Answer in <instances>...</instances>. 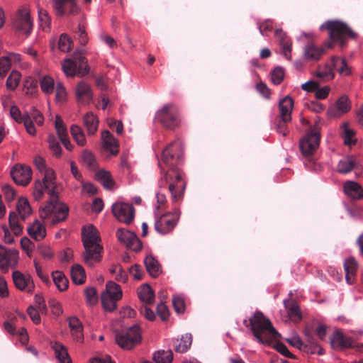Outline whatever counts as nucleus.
<instances>
[{
    "mask_svg": "<svg viewBox=\"0 0 363 363\" xmlns=\"http://www.w3.org/2000/svg\"><path fill=\"white\" fill-rule=\"evenodd\" d=\"M75 94L78 101L82 104H89L92 101L93 94L90 86L81 82L76 86Z\"/></svg>",
    "mask_w": 363,
    "mask_h": 363,
    "instance_id": "a878e982",
    "label": "nucleus"
},
{
    "mask_svg": "<svg viewBox=\"0 0 363 363\" xmlns=\"http://www.w3.org/2000/svg\"><path fill=\"white\" fill-rule=\"evenodd\" d=\"M341 134L346 145L351 146L355 144L357 139L354 131L349 127L347 122L343 123L340 126Z\"/></svg>",
    "mask_w": 363,
    "mask_h": 363,
    "instance_id": "72a5a7b5",
    "label": "nucleus"
},
{
    "mask_svg": "<svg viewBox=\"0 0 363 363\" xmlns=\"http://www.w3.org/2000/svg\"><path fill=\"white\" fill-rule=\"evenodd\" d=\"M72 41L70 37L66 34H62L59 39L58 48L63 52H67L71 50Z\"/></svg>",
    "mask_w": 363,
    "mask_h": 363,
    "instance_id": "4d7b16f0",
    "label": "nucleus"
},
{
    "mask_svg": "<svg viewBox=\"0 0 363 363\" xmlns=\"http://www.w3.org/2000/svg\"><path fill=\"white\" fill-rule=\"evenodd\" d=\"M17 211L22 220H25L32 213V209L27 199L21 197L16 205Z\"/></svg>",
    "mask_w": 363,
    "mask_h": 363,
    "instance_id": "58836bf2",
    "label": "nucleus"
},
{
    "mask_svg": "<svg viewBox=\"0 0 363 363\" xmlns=\"http://www.w3.org/2000/svg\"><path fill=\"white\" fill-rule=\"evenodd\" d=\"M324 52L325 49L323 47H318L314 43H310L304 47L303 57L306 60L317 61L320 59Z\"/></svg>",
    "mask_w": 363,
    "mask_h": 363,
    "instance_id": "cd10ccee",
    "label": "nucleus"
},
{
    "mask_svg": "<svg viewBox=\"0 0 363 363\" xmlns=\"http://www.w3.org/2000/svg\"><path fill=\"white\" fill-rule=\"evenodd\" d=\"M52 277L55 286L60 291H63L67 289L69 282L62 272H54L52 274Z\"/></svg>",
    "mask_w": 363,
    "mask_h": 363,
    "instance_id": "49530a36",
    "label": "nucleus"
},
{
    "mask_svg": "<svg viewBox=\"0 0 363 363\" xmlns=\"http://www.w3.org/2000/svg\"><path fill=\"white\" fill-rule=\"evenodd\" d=\"M275 36L278 38L281 48L282 54L284 57L291 60L292 58V42L288 36L282 31V30H276Z\"/></svg>",
    "mask_w": 363,
    "mask_h": 363,
    "instance_id": "bb28decb",
    "label": "nucleus"
},
{
    "mask_svg": "<svg viewBox=\"0 0 363 363\" xmlns=\"http://www.w3.org/2000/svg\"><path fill=\"white\" fill-rule=\"evenodd\" d=\"M320 139L319 128L318 126H315L300 140V149L302 154L306 157L312 155L319 147Z\"/></svg>",
    "mask_w": 363,
    "mask_h": 363,
    "instance_id": "9d476101",
    "label": "nucleus"
},
{
    "mask_svg": "<svg viewBox=\"0 0 363 363\" xmlns=\"http://www.w3.org/2000/svg\"><path fill=\"white\" fill-rule=\"evenodd\" d=\"M153 359L156 363H172L173 353L171 350H158L153 354Z\"/></svg>",
    "mask_w": 363,
    "mask_h": 363,
    "instance_id": "de8ad7c7",
    "label": "nucleus"
},
{
    "mask_svg": "<svg viewBox=\"0 0 363 363\" xmlns=\"http://www.w3.org/2000/svg\"><path fill=\"white\" fill-rule=\"evenodd\" d=\"M249 321L254 337L260 343L268 344L279 336L270 320L260 311L255 312Z\"/></svg>",
    "mask_w": 363,
    "mask_h": 363,
    "instance_id": "7ed1b4c3",
    "label": "nucleus"
},
{
    "mask_svg": "<svg viewBox=\"0 0 363 363\" xmlns=\"http://www.w3.org/2000/svg\"><path fill=\"white\" fill-rule=\"evenodd\" d=\"M27 232L30 237L36 241L43 240L47 235L45 225L38 220H35L28 226Z\"/></svg>",
    "mask_w": 363,
    "mask_h": 363,
    "instance_id": "b1692460",
    "label": "nucleus"
},
{
    "mask_svg": "<svg viewBox=\"0 0 363 363\" xmlns=\"http://www.w3.org/2000/svg\"><path fill=\"white\" fill-rule=\"evenodd\" d=\"M179 219V214L177 212H169L155 218V229L161 234L166 235L171 233L176 227Z\"/></svg>",
    "mask_w": 363,
    "mask_h": 363,
    "instance_id": "9b49d317",
    "label": "nucleus"
},
{
    "mask_svg": "<svg viewBox=\"0 0 363 363\" xmlns=\"http://www.w3.org/2000/svg\"><path fill=\"white\" fill-rule=\"evenodd\" d=\"M112 212L116 218L122 223L129 224L135 217L133 206L123 201H117L112 205Z\"/></svg>",
    "mask_w": 363,
    "mask_h": 363,
    "instance_id": "ddd939ff",
    "label": "nucleus"
},
{
    "mask_svg": "<svg viewBox=\"0 0 363 363\" xmlns=\"http://www.w3.org/2000/svg\"><path fill=\"white\" fill-rule=\"evenodd\" d=\"M334 70H336V69H334L332 66V59L330 60V62L329 63H327L325 65V67L324 70H318L315 72V75L317 77L323 79L325 81H330L334 79L335 74Z\"/></svg>",
    "mask_w": 363,
    "mask_h": 363,
    "instance_id": "603ef678",
    "label": "nucleus"
},
{
    "mask_svg": "<svg viewBox=\"0 0 363 363\" xmlns=\"http://www.w3.org/2000/svg\"><path fill=\"white\" fill-rule=\"evenodd\" d=\"M12 278L17 289L30 294L33 293L35 286L32 277L29 274H23L16 270L12 273Z\"/></svg>",
    "mask_w": 363,
    "mask_h": 363,
    "instance_id": "2eb2a0df",
    "label": "nucleus"
},
{
    "mask_svg": "<svg viewBox=\"0 0 363 363\" xmlns=\"http://www.w3.org/2000/svg\"><path fill=\"white\" fill-rule=\"evenodd\" d=\"M86 301L89 305L94 306L98 301L96 289L94 287L86 288L84 291Z\"/></svg>",
    "mask_w": 363,
    "mask_h": 363,
    "instance_id": "13d9d810",
    "label": "nucleus"
},
{
    "mask_svg": "<svg viewBox=\"0 0 363 363\" xmlns=\"http://www.w3.org/2000/svg\"><path fill=\"white\" fill-rule=\"evenodd\" d=\"M51 2L53 9L60 15H63L66 12L71 14H77L79 12L77 0H51Z\"/></svg>",
    "mask_w": 363,
    "mask_h": 363,
    "instance_id": "a211bd4d",
    "label": "nucleus"
},
{
    "mask_svg": "<svg viewBox=\"0 0 363 363\" xmlns=\"http://www.w3.org/2000/svg\"><path fill=\"white\" fill-rule=\"evenodd\" d=\"M305 335L306 342L303 343L304 350H307L312 354L318 353V354H322V348L320 347L314 338L308 332L305 333Z\"/></svg>",
    "mask_w": 363,
    "mask_h": 363,
    "instance_id": "37998d69",
    "label": "nucleus"
},
{
    "mask_svg": "<svg viewBox=\"0 0 363 363\" xmlns=\"http://www.w3.org/2000/svg\"><path fill=\"white\" fill-rule=\"evenodd\" d=\"M109 272L115 275L114 279L117 281L125 283L128 281V274L120 264L112 265Z\"/></svg>",
    "mask_w": 363,
    "mask_h": 363,
    "instance_id": "8fccbe9b",
    "label": "nucleus"
},
{
    "mask_svg": "<svg viewBox=\"0 0 363 363\" xmlns=\"http://www.w3.org/2000/svg\"><path fill=\"white\" fill-rule=\"evenodd\" d=\"M69 326L72 335L77 340H82L84 337L82 333V325L80 320L77 317H71L68 319Z\"/></svg>",
    "mask_w": 363,
    "mask_h": 363,
    "instance_id": "c9c22d12",
    "label": "nucleus"
},
{
    "mask_svg": "<svg viewBox=\"0 0 363 363\" xmlns=\"http://www.w3.org/2000/svg\"><path fill=\"white\" fill-rule=\"evenodd\" d=\"M101 140L103 148L111 155H116L118 153V143L108 130L102 131Z\"/></svg>",
    "mask_w": 363,
    "mask_h": 363,
    "instance_id": "5701e85b",
    "label": "nucleus"
},
{
    "mask_svg": "<svg viewBox=\"0 0 363 363\" xmlns=\"http://www.w3.org/2000/svg\"><path fill=\"white\" fill-rule=\"evenodd\" d=\"M34 163L36 168L44 174L45 182H48V186H52L56 177L53 169L47 167L45 159L40 156L34 158Z\"/></svg>",
    "mask_w": 363,
    "mask_h": 363,
    "instance_id": "4be33fe9",
    "label": "nucleus"
},
{
    "mask_svg": "<svg viewBox=\"0 0 363 363\" xmlns=\"http://www.w3.org/2000/svg\"><path fill=\"white\" fill-rule=\"evenodd\" d=\"M118 240L130 250L138 252L142 250L143 244L135 233L125 228L118 229L116 232Z\"/></svg>",
    "mask_w": 363,
    "mask_h": 363,
    "instance_id": "dca6fc26",
    "label": "nucleus"
},
{
    "mask_svg": "<svg viewBox=\"0 0 363 363\" xmlns=\"http://www.w3.org/2000/svg\"><path fill=\"white\" fill-rule=\"evenodd\" d=\"M71 277L75 284H83L86 279V274L84 268L79 264L74 265L71 269Z\"/></svg>",
    "mask_w": 363,
    "mask_h": 363,
    "instance_id": "c03bdc74",
    "label": "nucleus"
},
{
    "mask_svg": "<svg viewBox=\"0 0 363 363\" xmlns=\"http://www.w3.org/2000/svg\"><path fill=\"white\" fill-rule=\"evenodd\" d=\"M320 29H327L331 40L341 45H343L346 38H354L357 36L347 24L340 21H328L320 26Z\"/></svg>",
    "mask_w": 363,
    "mask_h": 363,
    "instance_id": "423d86ee",
    "label": "nucleus"
},
{
    "mask_svg": "<svg viewBox=\"0 0 363 363\" xmlns=\"http://www.w3.org/2000/svg\"><path fill=\"white\" fill-rule=\"evenodd\" d=\"M182 157V147L179 143H172L162 152L159 165L161 170V182L168 184L174 202L183 199L186 182L183 172L177 167Z\"/></svg>",
    "mask_w": 363,
    "mask_h": 363,
    "instance_id": "f257e3e1",
    "label": "nucleus"
},
{
    "mask_svg": "<svg viewBox=\"0 0 363 363\" xmlns=\"http://www.w3.org/2000/svg\"><path fill=\"white\" fill-rule=\"evenodd\" d=\"M155 121L168 129H175L181 124L178 106L174 104H167L160 108L155 114Z\"/></svg>",
    "mask_w": 363,
    "mask_h": 363,
    "instance_id": "39448f33",
    "label": "nucleus"
},
{
    "mask_svg": "<svg viewBox=\"0 0 363 363\" xmlns=\"http://www.w3.org/2000/svg\"><path fill=\"white\" fill-rule=\"evenodd\" d=\"M38 254L45 259L50 260L54 257V252L50 246L41 244L38 247Z\"/></svg>",
    "mask_w": 363,
    "mask_h": 363,
    "instance_id": "052dcab7",
    "label": "nucleus"
},
{
    "mask_svg": "<svg viewBox=\"0 0 363 363\" xmlns=\"http://www.w3.org/2000/svg\"><path fill=\"white\" fill-rule=\"evenodd\" d=\"M13 28L20 34L28 36L33 27L30 9L21 7L17 10L12 19Z\"/></svg>",
    "mask_w": 363,
    "mask_h": 363,
    "instance_id": "1a4fd4ad",
    "label": "nucleus"
},
{
    "mask_svg": "<svg viewBox=\"0 0 363 363\" xmlns=\"http://www.w3.org/2000/svg\"><path fill=\"white\" fill-rule=\"evenodd\" d=\"M48 143H49L50 148L53 152V154L57 157H60L62 153V148H61L59 143L55 139V136H53V135L49 136Z\"/></svg>",
    "mask_w": 363,
    "mask_h": 363,
    "instance_id": "338daca9",
    "label": "nucleus"
},
{
    "mask_svg": "<svg viewBox=\"0 0 363 363\" xmlns=\"http://www.w3.org/2000/svg\"><path fill=\"white\" fill-rule=\"evenodd\" d=\"M172 303L177 313H182L185 311V302L183 298L176 296L172 299Z\"/></svg>",
    "mask_w": 363,
    "mask_h": 363,
    "instance_id": "774afa93",
    "label": "nucleus"
},
{
    "mask_svg": "<svg viewBox=\"0 0 363 363\" xmlns=\"http://www.w3.org/2000/svg\"><path fill=\"white\" fill-rule=\"evenodd\" d=\"M272 82L273 84L278 85L281 84L284 77V70L282 67H275L271 72Z\"/></svg>",
    "mask_w": 363,
    "mask_h": 363,
    "instance_id": "680f3d73",
    "label": "nucleus"
},
{
    "mask_svg": "<svg viewBox=\"0 0 363 363\" xmlns=\"http://www.w3.org/2000/svg\"><path fill=\"white\" fill-rule=\"evenodd\" d=\"M55 187H56V179H55L54 184L51 186H48V182H45L44 177L43 178V180H37L34 183V189L33 192V197L35 200L39 201L40 200L45 192L46 190H48V194L50 195L51 200H53L57 198L56 196V192H55Z\"/></svg>",
    "mask_w": 363,
    "mask_h": 363,
    "instance_id": "412c9836",
    "label": "nucleus"
},
{
    "mask_svg": "<svg viewBox=\"0 0 363 363\" xmlns=\"http://www.w3.org/2000/svg\"><path fill=\"white\" fill-rule=\"evenodd\" d=\"M332 66L341 74L347 76L350 74L351 70L345 60L340 57H332Z\"/></svg>",
    "mask_w": 363,
    "mask_h": 363,
    "instance_id": "79ce46f5",
    "label": "nucleus"
},
{
    "mask_svg": "<svg viewBox=\"0 0 363 363\" xmlns=\"http://www.w3.org/2000/svg\"><path fill=\"white\" fill-rule=\"evenodd\" d=\"M55 99L57 102L62 104L67 99V93L61 83H57L55 89Z\"/></svg>",
    "mask_w": 363,
    "mask_h": 363,
    "instance_id": "bf43d9fd",
    "label": "nucleus"
},
{
    "mask_svg": "<svg viewBox=\"0 0 363 363\" xmlns=\"http://www.w3.org/2000/svg\"><path fill=\"white\" fill-rule=\"evenodd\" d=\"M141 340L140 328L138 326L130 328L127 331L116 335L117 344L123 349L130 350Z\"/></svg>",
    "mask_w": 363,
    "mask_h": 363,
    "instance_id": "f8f14e48",
    "label": "nucleus"
},
{
    "mask_svg": "<svg viewBox=\"0 0 363 363\" xmlns=\"http://www.w3.org/2000/svg\"><path fill=\"white\" fill-rule=\"evenodd\" d=\"M38 18L40 27L43 30L48 32L50 30L51 18L47 11L40 9L38 11Z\"/></svg>",
    "mask_w": 363,
    "mask_h": 363,
    "instance_id": "864d4df0",
    "label": "nucleus"
},
{
    "mask_svg": "<svg viewBox=\"0 0 363 363\" xmlns=\"http://www.w3.org/2000/svg\"><path fill=\"white\" fill-rule=\"evenodd\" d=\"M9 228L16 236L21 235L23 227L19 224L18 216L16 213H10L9 217Z\"/></svg>",
    "mask_w": 363,
    "mask_h": 363,
    "instance_id": "3c124183",
    "label": "nucleus"
},
{
    "mask_svg": "<svg viewBox=\"0 0 363 363\" xmlns=\"http://www.w3.org/2000/svg\"><path fill=\"white\" fill-rule=\"evenodd\" d=\"M359 162L352 156H346L340 160L337 171L340 174H347L359 167Z\"/></svg>",
    "mask_w": 363,
    "mask_h": 363,
    "instance_id": "c85d7f7f",
    "label": "nucleus"
},
{
    "mask_svg": "<svg viewBox=\"0 0 363 363\" xmlns=\"http://www.w3.org/2000/svg\"><path fill=\"white\" fill-rule=\"evenodd\" d=\"M11 67L9 58L6 56L0 58V77H4Z\"/></svg>",
    "mask_w": 363,
    "mask_h": 363,
    "instance_id": "69168bd1",
    "label": "nucleus"
},
{
    "mask_svg": "<svg viewBox=\"0 0 363 363\" xmlns=\"http://www.w3.org/2000/svg\"><path fill=\"white\" fill-rule=\"evenodd\" d=\"M145 264L148 273L153 277H157L161 273L160 264L152 255H148L145 259Z\"/></svg>",
    "mask_w": 363,
    "mask_h": 363,
    "instance_id": "f704fd0d",
    "label": "nucleus"
},
{
    "mask_svg": "<svg viewBox=\"0 0 363 363\" xmlns=\"http://www.w3.org/2000/svg\"><path fill=\"white\" fill-rule=\"evenodd\" d=\"M62 67L67 77L83 76L88 72V65L84 57L79 52H75L72 59H65Z\"/></svg>",
    "mask_w": 363,
    "mask_h": 363,
    "instance_id": "6e6552de",
    "label": "nucleus"
},
{
    "mask_svg": "<svg viewBox=\"0 0 363 363\" xmlns=\"http://www.w3.org/2000/svg\"><path fill=\"white\" fill-rule=\"evenodd\" d=\"M345 194L352 199H360L363 197V188L357 182L347 181L343 186Z\"/></svg>",
    "mask_w": 363,
    "mask_h": 363,
    "instance_id": "7c9ffc66",
    "label": "nucleus"
},
{
    "mask_svg": "<svg viewBox=\"0 0 363 363\" xmlns=\"http://www.w3.org/2000/svg\"><path fill=\"white\" fill-rule=\"evenodd\" d=\"M123 291L120 285L113 281L106 282L101 294V305L104 311L112 312L117 308V302L122 299Z\"/></svg>",
    "mask_w": 363,
    "mask_h": 363,
    "instance_id": "0eeeda50",
    "label": "nucleus"
},
{
    "mask_svg": "<svg viewBox=\"0 0 363 363\" xmlns=\"http://www.w3.org/2000/svg\"><path fill=\"white\" fill-rule=\"evenodd\" d=\"M40 217L48 223L55 225L65 220L68 216L69 208L57 198L48 201L40 209Z\"/></svg>",
    "mask_w": 363,
    "mask_h": 363,
    "instance_id": "20e7f679",
    "label": "nucleus"
},
{
    "mask_svg": "<svg viewBox=\"0 0 363 363\" xmlns=\"http://www.w3.org/2000/svg\"><path fill=\"white\" fill-rule=\"evenodd\" d=\"M19 259V252L15 249H8L0 245V269L7 272L9 268L17 267Z\"/></svg>",
    "mask_w": 363,
    "mask_h": 363,
    "instance_id": "4468645a",
    "label": "nucleus"
},
{
    "mask_svg": "<svg viewBox=\"0 0 363 363\" xmlns=\"http://www.w3.org/2000/svg\"><path fill=\"white\" fill-rule=\"evenodd\" d=\"M294 101L293 99L287 95L279 102L280 118L285 121H291V112L294 108Z\"/></svg>",
    "mask_w": 363,
    "mask_h": 363,
    "instance_id": "393cba45",
    "label": "nucleus"
},
{
    "mask_svg": "<svg viewBox=\"0 0 363 363\" xmlns=\"http://www.w3.org/2000/svg\"><path fill=\"white\" fill-rule=\"evenodd\" d=\"M331 347L335 350H342L354 347V342L340 330H335L330 337Z\"/></svg>",
    "mask_w": 363,
    "mask_h": 363,
    "instance_id": "6ab92c4d",
    "label": "nucleus"
},
{
    "mask_svg": "<svg viewBox=\"0 0 363 363\" xmlns=\"http://www.w3.org/2000/svg\"><path fill=\"white\" fill-rule=\"evenodd\" d=\"M95 178L101 183L104 188L111 189L113 187L114 182L110 173L105 170H100L95 174Z\"/></svg>",
    "mask_w": 363,
    "mask_h": 363,
    "instance_id": "ea45409f",
    "label": "nucleus"
},
{
    "mask_svg": "<svg viewBox=\"0 0 363 363\" xmlns=\"http://www.w3.org/2000/svg\"><path fill=\"white\" fill-rule=\"evenodd\" d=\"M55 127L60 140L67 137V128L59 115H56L55 116Z\"/></svg>",
    "mask_w": 363,
    "mask_h": 363,
    "instance_id": "6e6d98bb",
    "label": "nucleus"
},
{
    "mask_svg": "<svg viewBox=\"0 0 363 363\" xmlns=\"http://www.w3.org/2000/svg\"><path fill=\"white\" fill-rule=\"evenodd\" d=\"M70 132L72 136L77 144L79 146L84 147L86 144L85 135L82 128L77 125H72L70 127Z\"/></svg>",
    "mask_w": 363,
    "mask_h": 363,
    "instance_id": "a18cd8bd",
    "label": "nucleus"
},
{
    "mask_svg": "<svg viewBox=\"0 0 363 363\" xmlns=\"http://www.w3.org/2000/svg\"><path fill=\"white\" fill-rule=\"evenodd\" d=\"M138 296L144 305H151L155 301V293L147 284H142L137 290Z\"/></svg>",
    "mask_w": 363,
    "mask_h": 363,
    "instance_id": "2f4dec72",
    "label": "nucleus"
},
{
    "mask_svg": "<svg viewBox=\"0 0 363 363\" xmlns=\"http://www.w3.org/2000/svg\"><path fill=\"white\" fill-rule=\"evenodd\" d=\"M82 240L84 247V260L87 265L93 267L101 262V253L104 250L99 232L92 225L84 226Z\"/></svg>",
    "mask_w": 363,
    "mask_h": 363,
    "instance_id": "f03ea898",
    "label": "nucleus"
},
{
    "mask_svg": "<svg viewBox=\"0 0 363 363\" xmlns=\"http://www.w3.org/2000/svg\"><path fill=\"white\" fill-rule=\"evenodd\" d=\"M21 79L19 72L13 70L6 80V87L11 90H15L18 86Z\"/></svg>",
    "mask_w": 363,
    "mask_h": 363,
    "instance_id": "5fc2aeb1",
    "label": "nucleus"
},
{
    "mask_svg": "<svg viewBox=\"0 0 363 363\" xmlns=\"http://www.w3.org/2000/svg\"><path fill=\"white\" fill-rule=\"evenodd\" d=\"M284 304L289 318L294 323L299 322L302 318V315L297 303L292 301L288 305L284 302Z\"/></svg>",
    "mask_w": 363,
    "mask_h": 363,
    "instance_id": "a19ab883",
    "label": "nucleus"
},
{
    "mask_svg": "<svg viewBox=\"0 0 363 363\" xmlns=\"http://www.w3.org/2000/svg\"><path fill=\"white\" fill-rule=\"evenodd\" d=\"M52 347L60 363H72L71 358L64 345L58 342H55Z\"/></svg>",
    "mask_w": 363,
    "mask_h": 363,
    "instance_id": "e433bc0d",
    "label": "nucleus"
},
{
    "mask_svg": "<svg viewBox=\"0 0 363 363\" xmlns=\"http://www.w3.org/2000/svg\"><path fill=\"white\" fill-rule=\"evenodd\" d=\"M192 343V336L191 334L186 333L177 339L174 342L175 350L177 352H185L191 347Z\"/></svg>",
    "mask_w": 363,
    "mask_h": 363,
    "instance_id": "4c0bfd02",
    "label": "nucleus"
},
{
    "mask_svg": "<svg viewBox=\"0 0 363 363\" xmlns=\"http://www.w3.org/2000/svg\"><path fill=\"white\" fill-rule=\"evenodd\" d=\"M345 272V279L349 284L354 282L357 271L358 269V263L353 257L347 258L343 264Z\"/></svg>",
    "mask_w": 363,
    "mask_h": 363,
    "instance_id": "c756f323",
    "label": "nucleus"
},
{
    "mask_svg": "<svg viewBox=\"0 0 363 363\" xmlns=\"http://www.w3.org/2000/svg\"><path fill=\"white\" fill-rule=\"evenodd\" d=\"M11 175L16 184L26 186L32 179V169L28 165L16 164L11 170Z\"/></svg>",
    "mask_w": 363,
    "mask_h": 363,
    "instance_id": "f3484780",
    "label": "nucleus"
},
{
    "mask_svg": "<svg viewBox=\"0 0 363 363\" xmlns=\"http://www.w3.org/2000/svg\"><path fill=\"white\" fill-rule=\"evenodd\" d=\"M83 123L88 135H94L99 128V119L92 112L86 113L83 117Z\"/></svg>",
    "mask_w": 363,
    "mask_h": 363,
    "instance_id": "473e14b6",
    "label": "nucleus"
},
{
    "mask_svg": "<svg viewBox=\"0 0 363 363\" xmlns=\"http://www.w3.org/2000/svg\"><path fill=\"white\" fill-rule=\"evenodd\" d=\"M39 83L42 91L45 94H50L53 92L55 88V81L50 76H43L40 79Z\"/></svg>",
    "mask_w": 363,
    "mask_h": 363,
    "instance_id": "09e8293b",
    "label": "nucleus"
},
{
    "mask_svg": "<svg viewBox=\"0 0 363 363\" xmlns=\"http://www.w3.org/2000/svg\"><path fill=\"white\" fill-rule=\"evenodd\" d=\"M11 117L18 123H22L28 114H22L20 109L15 105L10 108Z\"/></svg>",
    "mask_w": 363,
    "mask_h": 363,
    "instance_id": "e2e57ef3",
    "label": "nucleus"
},
{
    "mask_svg": "<svg viewBox=\"0 0 363 363\" xmlns=\"http://www.w3.org/2000/svg\"><path fill=\"white\" fill-rule=\"evenodd\" d=\"M21 247L26 255L30 257L33 254V244L31 240L27 238L23 237L20 240Z\"/></svg>",
    "mask_w": 363,
    "mask_h": 363,
    "instance_id": "0e129e2a",
    "label": "nucleus"
},
{
    "mask_svg": "<svg viewBox=\"0 0 363 363\" xmlns=\"http://www.w3.org/2000/svg\"><path fill=\"white\" fill-rule=\"evenodd\" d=\"M350 103L346 95L339 97L335 104L328 110L330 117L337 118L347 113L350 109Z\"/></svg>",
    "mask_w": 363,
    "mask_h": 363,
    "instance_id": "aec40b11",
    "label": "nucleus"
}]
</instances>
